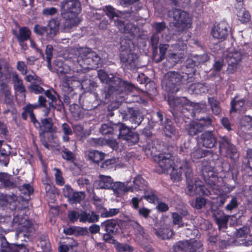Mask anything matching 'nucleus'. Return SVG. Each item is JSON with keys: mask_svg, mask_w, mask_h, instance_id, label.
<instances>
[{"mask_svg": "<svg viewBox=\"0 0 252 252\" xmlns=\"http://www.w3.org/2000/svg\"><path fill=\"white\" fill-rule=\"evenodd\" d=\"M54 64V68H52L51 67L50 70L57 72L63 78V90L66 94L71 93L75 87L80 85L83 87L80 81L75 76L68 65L58 60L55 62Z\"/></svg>", "mask_w": 252, "mask_h": 252, "instance_id": "nucleus-3", "label": "nucleus"}, {"mask_svg": "<svg viewBox=\"0 0 252 252\" xmlns=\"http://www.w3.org/2000/svg\"><path fill=\"white\" fill-rule=\"evenodd\" d=\"M29 88L32 92L36 94H40L44 91L42 87L35 84H31Z\"/></svg>", "mask_w": 252, "mask_h": 252, "instance_id": "nucleus-61", "label": "nucleus"}, {"mask_svg": "<svg viewBox=\"0 0 252 252\" xmlns=\"http://www.w3.org/2000/svg\"><path fill=\"white\" fill-rule=\"evenodd\" d=\"M99 216L94 212L87 213L82 212L80 215V221L82 222H94L98 221Z\"/></svg>", "mask_w": 252, "mask_h": 252, "instance_id": "nucleus-28", "label": "nucleus"}, {"mask_svg": "<svg viewBox=\"0 0 252 252\" xmlns=\"http://www.w3.org/2000/svg\"><path fill=\"white\" fill-rule=\"evenodd\" d=\"M85 198V194L82 191H73L69 201L71 203H79Z\"/></svg>", "mask_w": 252, "mask_h": 252, "instance_id": "nucleus-41", "label": "nucleus"}, {"mask_svg": "<svg viewBox=\"0 0 252 252\" xmlns=\"http://www.w3.org/2000/svg\"><path fill=\"white\" fill-rule=\"evenodd\" d=\"M202 174L206 184L210 187L216 194L221 196L220 205H222L224 203L225 199L228 197L227 194L233 189L234 187L224 186L222 189H219V185H217L219 178L213 170H208L205 167L203 169Z\"/></svg>", "mask_w": 252, "mask_h": 252, "instance_id": "nucleus-6", "label": "nucleus"}, {"mask_svg": "<svg viewBox=\"0 0 252 252\" xmlns=\"http://www.w3.org/2000/svg\"><path fill=\"white\" fill-rule=\"evenodd\" d=\"M208 103L210 105L212 112L216 115L219 114L220 112V102L213 97L208 98Z\"/></svg>", "mask_w": 252, "mask_h": 252, "instance_id": "nucleus-39", "label": "nucleus"}, {"mask_svg": "<svg viewBox=\"0 0 252 252\" xmlns=\"http://www.w3.org/2000/svg\"><path fill=\"white\" fill-rule=\"evenodd\" d=\"M63 158L67 160H72L74 158V155L72 152L65 149L62 152Z\"/></svg>", "mask_w": 252, "mask_h": 252, "instance_id": "nucleus-63", "label": "nucleus"}, {"mask_svg": "<svg viewBox=\"0 0 252 252\" xmlns=\"http://www.w3.org/2000/svg\"><path fill=\"white\" fill-rule=\"evenodd\" d=\"M25 79L28 82H31L32 84H42V81L41 79L39 77L36 76L35 74H30L28 75L25 77Z\"/></svg>", "mask_w": 252, "mask_h": 252, "instance_id": "nucleus-50", "label": "nucleus"}, {"mask_svg": "<svg viewBox=\"0 0 252 252\" xmlns=\"http://www.w3.org/2000/svg\"><path fill=\"white\" fill-rule=\"evenodd\" d=\"M55 177L56 184L60 186H63L64 184V180L62 176V172L58 168H54Z\"/></svg>", "mask_w": 252, "mask_h": 252, "instance_id": "nucleus-46", "label": "nucleus"}, {"mask_svg": "<svg viewBox=\"0 0 252 252\" xmlns=\"http://www.w3.org/2000/svg\"><path fill=\"white\" fill-rule=\"evenodd\" d=\"M220 152L226 151L228 156L231 159H235L238 157L235 147L225 137H222L220 142Z\"/></svg>", "mask_w": 252, "mask_h": 252, "instance_id": "nucleus-15", "label": "nucleus"}, {"mask_svg": "<svg viewBox=\"0 0 252 252\" xmlns=\"http://www.w3.org/2000/svg\"><path fill=\"white\" fill-rule=\"evenodd\" d=\"M164 131L166 136L173 138H176L178 135L176 130L172 126L171 121L166 120L164 126Z\"/></svg>", "mask_w": 252, "mask_h": 252, "instance_id": "nucleus-32", "label": "nucleus"}, {"mask_svg": "<svg viewBox=\"0 0 252 252\" xmlns=\"http://www.w3.org/2000/svg\"><path fill=\"white\" fill-rule=\"evenodd\" d=\"M184 54L182 52L179 53H169L168 60L171 62L170 65H168L169 67L173 66L175 63L179 62L183 58Z\"/></svg>", "mask_w": 252, "mask_h": 252, "instance_id": "nucleus-37", "label": "nucleus"}, {"mask_svg": "<svg viewBox=\"0 0 252 252\" xmlns=\"http://www.w3.org/2000/svg\"><path fill=\"white\" fill-rule=\"evenodd\" d=\"M154 27L158 33L162 32L165 33L166 31L168 32L169 31L168 29L166 28L165 24L163 22L156 23L154 25Z\"/></svg>", "mask_w": 252, "mask_h": 252, "instance_id": "nucleus-57", "label": "nucleus"}, {"mask_svg": "<svg viewBox=\"0 0 252 252\" xmlns=\"http://www.w3.org/2000/svg\"><path fill=\"white\" fill-rule=\"evenodd\" d=\"M206 202V200L204 198L199 197L196 198L195 202H192L191 205L193 207L199 209L204 206Z\"/></svg>", "mask_w": 252, "mask_h": 252, "instance_id": "nucleus-52", "label": "nucleus"}, {"mask_svg": "<svg viewBox=\"0 0 252 252\" xmlns=\"http://www.w3.org/2000/svg\"><path fill=\"white\" fill-rule=\"evenodd\" d=\"M225 56L228 63L227 71L229 73H232L237 68L238 65L242 59V54L235 49L230 48L227 51Z\"/></svg>", "mask_w": 252, "mask_h": 252, "instance_id": "nucleus-10", "label": "nucleus"}, {"mask_svg": "<svg viewBox=\"0 0 252 252\" xmlns=\"http://www.w3.org/2000/svg\"><path fill=\"white\" fill-rule=\"evenodd\" d=\"M95 184L98 189H110L113 184V180L109 176L100 175Z\"/></svg>", "mask_w": 252, "mask_h": 252, "instance_id": "nucleus-21", "label": "nucleus"}, {"mask_svg": "<svg viewBox=\"0 0 252 252\" xmlns=\"http://www.w3.org/2000/svg\"><path fill=\"white\" fill-rule=\"evenodd\" d=\"M98 76L102 83H105L109 86L107 93L110 95L115 92L117 94L123 92L127 93L135 89L130 83L123 81L118 77H114L113 74L108 75L104 70H98Z\"/></svg>", "mask_w": 252, "mask_h": 252, "instance_id": "nucleus-4", "label": "nucleus"}, {"mask_svg": "<svg viewBox=\"0 0 252 252\" xmlns=\"http://www.w3.org/2000/svg\"><path fill=\"white\" fill-rule=\"evenodd\" d=\"M139 140V136L137 133L131 132L129 135L126 137V141L129 145L136 143Z\"/></svg>", "mask_w": 252, "mask_h": 252, "instance_id": "nucleus-44", "label": "nucleus"}, {"mask_svg": "<svg viewBox=\"0 0 252 252\" xmlns=\"http://www.w3.org/2000/svg\"><path fill=\"white\" fill-rule=\"evenodd\" d=\"M242 126L248 127V128L252 127V117L249 116L243 117L241 121Z\"/></svg>", "mask_w": 252, "mask_h": 252, "instance_id": "nucleus-54", "label": "nucleus"}, {"mask_svg": "<svg viewBox=\"0 0 252 252\" xmlns=\"http://www.w3.org/2000/svg\"><path fill=\"white\" fill-rule=\"evenodd\" d=\"M60 7L62 15L64 19V30L69 32L81 22L78 16L82 9L81 3L79 0H63Z\"/></svg>", "mask_w": 252, "mask_h": 252, "instance_id": "nucleus-2", "label": "nucleus"}, {"mask_svg": "<svg viewBox=\"0 0 252 252\" xmlns=\"http://www.w3.org/2000/svg\"><path fill=\"white\" fill-rule=\"evenodd\" d=\"M106 14L110 18L114 19L115 17L117 18L115 19L116 21L119 20L118 17H119L118 14L116 12L114 8L111 6H107L104 9Z\"/></svg>", "mask_w": 252, "mask_h": 252, "instance_id": "nucleus-45", "label": "nucleus"}, {"mask_svg": "<svg viewBox=\"0 0 252 252\" xmlns=\"http://www.w3.org/2000/svg\"><path fill=\"white\" fill-rule=\"evenodd\" d=\"M186 74L181 76L175 72H169L165 76L162 84H165L166 90L173 93L178 92L180 89L181 84L184 82Z\"/></svg>", "mask_w": 252, "mask_h": 252, "instance_id": "nucleus-8", "label": "nucleus"}, {"mask_svg": "<svg viewBox=\"0 0 252 252\" xmlns=\"http://www.w3.org/2000/svg\"><path fill=\"white\" fill-rule=\"evenodd\" d=\"M213 216L215 218L219 227H225L228 219V216H225L223 213L220 210L214 211Z\"/></svg>", "mask_w": 252, "mask_h": 252, "instance_id": "nucleus-25", "label": "nucleus"}, {"mask_svg": "<svg viewBox=\"0 0 252 252\" xmlns=\"http://www.w3.org/2000/svg\"><path fill=\"white\" fill-rule=\"evenodd\" d=\"M120 210L118 208L109 209V210H105V211L101 214V216L103 218L111 217L118 214Z\"/></svg>", "mask_w": 252, "mask_h": 252, "instance_id": "nucleus-48", "label": "nucleus"}, {"mask_svg": "<svg viewBox=\"0 0 252 252\" xmlns=\"http://www.w3.org/2000/svg\"><path fill=\"white\" fill-rule=\"evenodd\" d=\"M168 104L172 107H175L179 105L182 106H189L192 107V110L195 111V109L198 107V104L193 103L190 102L185 97H182L181 98H171L170 97L168 99Z\"/></svg>", "mask_w": 252, "mask_h": 252, "instance_id": "nucleus-18", "label": "nucleus"}, {"mask_svg": "<svg viewBox=\"0 0 252 252\" xmlns=\"http://www.w3.org/2000/svg\"><path fill=\"white\" fill-rule=\"evenodd\" d=\"M133 184L135 186V188L138 190H145L144 188L146 186L145 181L140 176H137L133 180Z\"/></svg>", "mask_w": 252, "mask_h": 252, "instance_id": "nucleus-43", "label": "nucleus"}, {"mask_svg": "<svg viewBox=\"0 0 252 252\" xmlns=\"http://www.w3.org/2000/svg\"><path fill=\"white\" fill-rule=\"evenodd\" d=\"M38 105L37 104L32 105L28 104L24 108V112L22 114L23 117L26 119L27 115H29L30 117L31 121L33 122L34 125L36 126V124L39 125L40 124L36 122L35 117L32 111L34 109L37 108Z\"/></svg>", "mask_w": 252, "mask_h": 252, "instance_id": "nucleus-27", "label": "nucleus"}, {"mask_svg": "<svg viewBox=\"0 0 252 252\" xmlns=\"http://www.w3.org/2000/svg\"><path fill=\"white\" fill-rule=\"evenodd\" d=\"M57 11V9L55 7L45 8L43 9L42 13L45 16H51L55 15Z\"/></svg>", "mask_w": 252, "mask_h": 252, "instance_id": "nucleus-59", "label": "nucleus"}, {"mask_svg": "<svg viewBox=\"0 0 252 252\" xmlns=\"http://www.w3.org/2000/svg\"><path fill=\"white\" fill-rule=\"evenodd\" d=\"M10 94L9 88L6 84H1L0 86V95H4L6 98H9Z\"/></svg>", "mask_w": 252, "mask_h": 252, "instance_id": "nucleus-55", "label": "nucleus"}, {"mask_svg": "<svg viewBox=\"0 0 252 252\" xmlns=\"http://www.w3.org/2000/svg\"><path fill=\"white\" fill-rule=\"evenodd\" d=\"M120 59L122 65L127 69H134L138 67V58L131 53L133 44L131 40L123 38L120 42Z\"/></svg>", "mask_w": 252, "mask_h": 252, "instance_id": "nucleus-5", "label": "nucleus"}, {"mask_svg": "<svg viewBox=\"0 0 252 252\" xmlns=\"http://www.w3.org/2000/svg\"><path fill=\"white\" fill-rule=\"evenodd\" d=\"M59 23L55 20H51L48 23L47 27H42L38 25L35 26L34 31L39 34H46L49 38H53L56 34L58 31Z\"/></svg>", "mask_w": 252, "mask_h": 252, "instance_id": "nucleus-13", "label": "nucleus"}, {"mask_svg": "<svg viewBox=\"0 0 252 252\" xmlns=\"http://www.w3.org/2000/svg\"><path fill=\"white\" fill-rule=\"evenodd\" d=\"M115 124H103L101 126L100 129V131L102 134H107L109 133H112V134H115V128H114V125Z\"/></svg>", "mask_w": 252, "mask_h": 252, "instance_id": "nucleus-40", "label": "nucleus"}, {"mask_svg": "<svg viewBox=\"0 0 252 252\" xmlns=\"http://www.w3.org/2000/svg\"><path fill=\"white\" fill-rule=\"evenodd\" d=\"M24 216V212L20 211L17 214H15L13 219L12 224L13 226L21 231H31L32 229V222L27 216Z\"/></svg>", "mask_w": 252, "mask_h": 252, "instance_id": "nucleus-12", "label": "nucleus"}, {"mask_svg": "<svg viewBox=\"0 0 252 252\" xmlns=\"http://www.w3.org/2000/svg\"><path fill=\"white\" fill-rule=\"evenodd\" d=\"M202 244L200 241L190 240L189 241L179 242L174 248L175 251H184L186 252H201Z\"/></svg>", "mask_w": 252, "mask_h": 252, "instance_id": "nucleus-11", "label": "nucleus"}, {"mask_svg": "<svg viewBox=\"0 0 252 252\" xmlns=\"http://www.w3.org/2000/svg\"><path fill=\"white\" fill-rule=\"evenodd\" d=\"M200 142L202 145L207 148H212L217 144V138L211 131H206L200 136Z\"/></svg>", "mask_w": 252, "mask_h": 252, "instance_id": "nucleus-19", "label": "nucleus"}, {"mask_svg": "<svg viewBox=\"0 0 252 252\" xmlns=\"http://www.w3.org/2000/svg\"><path fill=\"white\" fill-rule=\"evenodd\" d=\"M0 183L5 187H11L13 186L12 177L6 173H0Z\"/></svg>", "mask_w": 252, "mask_h": 252, "instance_id": "nucleus-36", "label": "nucleus"}, {"mask_svg": "<svg viewBox=\"0 0 252 252\" xmlns=\"http://www.w3.org/2000/svg\"><path fill=\"white\" fill-rule=\"evenodd\" d=\"M10 250L11 252H28L23 246L13 245L10 248Z\"/></svg>", "mask_w": 252, "mask_h": 252, "instance_id": "nucleus-64", "label": "nucleus"}, {"mask_svg": "<svg viewBox=\"0 0 252 252\" xmlns=\"http://www.w3.org/2000/svg\"><path fill=\"white\" fill-rule=\"evenodd\" d=\"M212 121L208 117L199 119L198 121L191 122L188 129V133L190 135H194L200 132L204 126H208L211 124Z\"/></svg>", "mask_w": 252, "mask_h": 252, "instance_id": "nucleus-14", "label": "nucleus"}, {"mask_svg": "<svg viewBox=\"0 0 252 252\" xmlns=\"http://www.w3.org/2000/svg\"><path fill=\"white\" fill-rule=\"evenodd\" d=\"M244 103L245 100L244 99L238 100L237 98H235L231 103V109L230 113H232L233 111H242Z\"/></svg>", "mask_w": 252, "mask_h": 252, "instance_id": "nucleus-35", "label": "nucleus"}, {"mask_svg": "<svg viewBox=\"0 0 252 252\" xmlns=\"http://www.w3.org/2000/svg\"><path fill=\"white\" fill-rule=\"evenodd\" d=\"M31 32L27 27H22L19 29V33L17 34V38L20 44L22 45L23 42L30 39Z\"/></svg>", "mask_w": 252, "mask_h": 252, "instance_id": "nucleus-29", "label": "nucleus"}, {"mask_svg": "<svg viewBox=\"0 0 252 252\" xmlns=\"http://www.w3.org/2000/svg\"><path fill=\"white\" fill-rule=\"evenodd\" d=\"M116 160L115 159H109L104 161L101 165V167L105 169L113 168L115 165Z\"/></svg>", "mask_w": 252, "mask_h": 252, "instance_id": "nucleus-58", "label": "nucleus"}, {"mask_svg": "<svg viewBox=\"0 0 252 252\" xmlns=\"http://www.w3.org/2000/svg\"><path fill=\"white\" fill-rule=\"evenodd\" d=\"M228 25L225 22H221L215 26L212 30V35L215 38L224 39L228 34Z\"/></svg>", "mask_w": 252, "mask_h": 252, "instance_id": "nucleus-17", "label": "nucleus"}, {"mask_svg": "<svg viewBox=\"0 0 252 252\" xmlns=\"http://www.w3.org/2000/svg\"><path fill=\"white\" fill-rule=\"evenodd\" d=\"M42 126H40L43 132H54L56 130L53 126L52 120L51 118H45L41 120Z\"/></svg>", "mask_w": 252, "mask_h": 252, "instance_id": "nucleus-30", "label": "nucleus"}, {"mask_svg": "<svg viewBox=\"0 0 252 252\" xmlns=\"http://www.w3.org/2000/svg\"><path fill=\"white\" fill-rule=\"evenodd\" d=\"M114 23L121 32L134 34L137 30L136 27L131 23L124 24L120 20L116 21V20H114Z\"/></svg>", "mask_w": 252, "mask_h": 252, "instance_id": "nucleus-22", "label": "nucleus"}, {"mask_svg": "<svg viewBox=\"0 0 252 252\" xmlns=\"http://www.w3.org/2000/svg\"><path fill=\"white\" fill-rule=\"evenodd\" d=\"M154 232L157 236L162 239H167L173 235L172 231L166 227H162L158 230L154 229Z\"/></svg>", "mask_w": 252, "mask_h": 252, "instance_id": "nucleus-31", "label": "nucleus"}, {"mask_svg": "<svg viewBox=\"0 0 252 252\" xmlns=\"http://www.w3.org/2000/svg\"><path fill=\"white\" fill-rule=\"evenodd\" d=\"M115 128V134L116 136L120 138L126 140V137H127L132 132L125 125L123 124H118L114 125Z\"/></svg>", "mask_w": 252, "mask_h": 252, "instance_id": "nucleus-24", "label": "nucleus"}, {"mask_svg": "<svg viewBox=\"0 0 252 252\" xmlns=\"http://www.w3.org/2000/svg\"><path fill=\"white\" fill-rule=\"evenodd\" d=\"M78 63L83 68H94L100 64V57L89 48H82L79 51Z\"/></svg>", "mask_w": 252, "mask_h": 252, "instance_id": "nucleus-7", "label": "nucleus"}, {"mask_svg": "<svg viewBox=\"0 0 252 252\" xmlns=\"http://www.w3.org/2000/svg\"><path fill=\"white\" fill-rule=\"evenodd\" d=\"M0 73L2 76L8 77V75L11 73V70L7 62L5 60L0 59Z\"/></svg>", "mask_w": 252, "mask_h": 252, "instance_id": "nucleus-38", "label": "nucleus"}, {"mask_svg": "<svg viewBox=\"0 0 252 252\" xmlns=\"http://www.w3.org/2000/svg\"><path fill=\"white\" fill-rule=\"evenodd\" d=\"M87 155L89 159L94 162H98L104 158L103 153L95 150L89 151Z\"/></svg>", "mask_w": 252, "mask_h": 252, "instance_id": "nucleus-34", "label": "nucleus"}, {"mask_svg": "<svg viewBox=\"0 0 252 252\" xmlns=\"http://www.w3.org/2000/svg\"><path fill=\"white\" fill-rule=\"evenodd\" d=\"M235 13L238 20L242 23L249 22L251 19L249 12L243 7V0H236Z\"/></svg>", "mask_w": 252, "mask_h": 252, "instance_id": "nucleus-16", "label": "nucleus"}, {"mask_svg": "<svg viewBox=\"0 0 252 252\" xmlns=\"http://www.w3.org/2000/svg\"><path fill=\"white\" fill-rule=\"evenodd\" d=\"M10 76L12 77L16 91L20 93H24L25 92V88L23 84L22 80L18 77V74L15 72H11L8 75V77Z\"/></svg>", "mask_w": 252, "mask_h": 252, "instance_id": "nucleus-26", "label": "nucleus"}, {"mask_svg": "<svg viewBox=\"0 0 252 252\" xmlns=\"http://www.w3.org/2000/svg\"><path fill=\"white\" fill-rule=\"evenodd\" d=\"M173 23L178 31L183 30L190 27L191 21L189 14L179 9L173 11Z\"/></svg>", "mask_w": 252, "mask_h": 252, "instance_id": "nucleus-9", "label": "nucleus"}, {"mask_svg": "<svg viewBox=\"0 0 252 252\" xmlns=\"http://www.w3.org/2000/svg\"><path fill=\"white\" fill-rule=\"evenodd\" d=\"M126 118L132 124L135 125V128L141 123L143 118L138 111H136L132 108L128 109V113L126 114Z\"/></svg>", "mask_w": 252, "mask_h": 252, "instance_id": "nucleus-23", "label": "nucleus"}, {"mask_svg": "<svg viewBox=\"0 0 252 252\" xmlns=\"http://www.w3.org/2000/svg\"><path fill=\"white\" fill-rule=\"evenodd\" d=\"M63 129L64 133V135L63 136V139L64 141L67 142L69 140L68 135H71L72 133V130L70 126L66 123L63 124Z\"/></svg>", "mask_w": 252, "mask_h": 252, "instance_id": "nucleus-47", "label": "nucleus"}, {"mask_svg": "<svg viewBox=\"0 0 252 252\" xmlns=\"http://www.w3.org/2000/svg\"><path fill=\"white\" fill-rule=\"evenodd\" d=\"M143 197L150 203H155L156 202L158 201L157 196L153 191L145 193Z\"/></svg>", "mask_w": 252, "mask_h": 252, "instance_id": "nucleus-60", "label": "nucleus"}, {"mask_svg": "<svg viewBox=\"0 0 252 252\" xmlns=\"http://www.w3.org/2000/svg\"><path fill=\"white\" fill-rule=\"evenodd\" d=\"M128 183L125 184L120 182H116L113 183L111 189H112L114 192V193L116 194L117 196H121L124 193L127 191H133V189L131 187L127 186Z\"/></svg>", "mask_w": 252, "mask_h": 252, "instance_id": "nucleus-20", "label": "nucleus"}, {"mask_svg": "<svg viewBox=\"0 0 252 252\" xmlns=\"http://www.w3.org/2000/svg\"><path fill=\"white\" fill-rule=\"evenodd\" d=\"M62 190L63 195L69 200L74 191L73 189L70 186L66 185Z\"/></svg>", "mask_w": 252, "mask_h": 252, "instance_id": "nucleus-56", "label": "nucleus"}, {"mask_svg": "<svg viewBox=\"0 0 252 252\" xmlns=\"http://www.w3.org/2000/svg\"><path fill=\"white\" fill-rule=\"evenodd\" d=\"M173 222L175 225H178L179 227H183L184 223L182 221V217L177 213H173L172 214Z\"/></svg>", "mask_w": 252, "mask_h": 252, "instance_id": "nucleus-51", "label": "nucleus"}, {"mask_svg": "<svg viewBox=\"0 0 252 252\" xmlns=\"http://www.w3.org/2000/svg\"><path fill=\"white\" fill-rule=\"evenodd\" d=\"M116 249L120 252H130L132 251V248L128 245L120 243L117 244L116 245Z\"/></svg>", "mask_w": 252, "mask_h": 252, "instance_id": "nucleus-62", "label": "nucleus"}, {"mask_svg": "<svg viewBox=\"0 0 252 252\" xmlns=\"http://www.w3.org/2000/svg\"><path fill=\"white\" fill-rule=\"evenodd\" d=\"M102 225L105 227V230L109 234L112 233L116 230V224L112 220L104 222Z\"/></svg>", "mask_w": 252, "mask_h": 252, "instance_id": "nucleus-42", "label": "nucleus"}, {"mask_svg": "<svg viewBox=\"0 0 252 252\" xmlns=\"http://www.w3.org/2000/svg\"><path fill=\"white\" fill-rule=\"evenodd\" d=\"M53 47L51 45H47L46 49V60L47 62L48 67L51 70V61L52 57Z\"/></svg>", "mask_w": 252, "mask_h": 252, "instance_id": "nucleus-49", "label": "nucleus"}, {"mask_svg": "<svg viewBox=\"0 0 252 252\" xmlns=\"http://www.w3.org/2000/svg\"><path fill=\"white\" fill-rule=\"evenodd\" d=\"M208 151L203 150L199 146H196L190 154V157L193 161L204 157L207 154Z\"/></svg>", "mask_w": 252, "mask_h": 252, "instance_id": "nucleus-33", "label": "nucleus"}, {"mask_svg": "<svg viewBox=\"0 0 252 252\" xmlns=\"http://www.w3.org/2000/svg\"><path fill=\"white\" fill-rule=\"evenodd\" d=\"M190 90H194V93L196 94L204 93L206 90V88L203 84L200 83L192 84L190 87Z\"/></svg>", "mask_w": 252, "mask_h": 252, "instance_id": "nucleus-53", "label": "nucleus"}, {"mask_svg": "<svg viewBox=\"0 0 252 252\" xmlns=\"http://www.w3.org/2000/svg\"><path fill=\"white\" fill-rule=\"evenodd\" d=\"M172 156L169 153L160 154L158 156L157 171L159 173H163L170 168H172L171 178L173 182H178L182 179L183 173L187 179V187L186 192L190 196L196 194H207L204 190L205 187L200 180H195L194 182L191 179V169L189 163L186 160H181L176 158L172 159Z\"/></svg>", "mask_w": 252, "mask_h": 252, "instance_id": "nucleus-1", "label": "nucleus"}]
</instances>
